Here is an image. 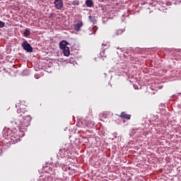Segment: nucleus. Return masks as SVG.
<instances>
[{
    "label": "nucleus",
    "mask_w": 181,
    "mask_h": 181,
    "mask_svg": "<svg viewBox=\"0 0 181 181\" xmlns=\"http://www.w3.org/2000/svg\"><path fill=\"white\" fill-rule=\"evenodd\" d=\"M25 105H16L17 108L16 113L14 115V122L16 125H18L23 129L28 128L30 125V121H32V117L30 115L23 116L25 112H28L25 108H23Z\"/></svg>",
    "instance_id": "nucleus-1"
},
{
    "label": "nucleus",
    "mask_w": 181,
    "mask_h": 181,
    "mask_svg": "<svg viewBox=\"0 0 181 181\" xmlns=\"http://www.w3.org/2000/svg\"><path fill=\"white\" fill-rule=\"evenodd\" d=\"M108 113L107 112H104L103 114H102V117H103V118H108Z\"/></svg>",
    "instance_id": "nucleus-15"
},
{
    "label": "nucleus",
    "mask_w": 181,
    "mask_h": 181,
    "mask_svg": "<svg viewBox=\"0 0 181 181\" xmlns=\"http://www.w3.org/2000/svg\"><path fill=\"white\" fill-rule=\"evenodd\" d=\"M67 45L69 42L66 40H62L59 42V48L62 50L63 49H66L67 47Z\"/></svg>",
    "instance_id": "nucleus-7"
},
{
    "label": "nucleus",
    "mask_w": 181,
    "mask_h": 181,
    "mask_svg": "<svg viewBox=\"0 0 181 181\" xmlns=\"http://www.w3.org/2000/svg\"><path fill=\"white\" fill-rule=\"evenodd\" d=\"M5 26V23L0 21V28H4Z\"/></svg>",
    "instance_id": "nucleus-16"
},
{
    "label": "nucleus",
    "mask_w": 181,
    "mask_h": 181,
    "mask_svg": "<svg viewBox=\"0 0 181 181\" xmlns=\"http://www.w3.org/2000/svg\"><path fill=\"white\" fill-rule=\"evenodd\" d=\"M21 133H22V131L21 130L13 132L11 129L5 127L3 130V136H4V138H7V136L16 138V136H18Z\"/></svg>",
    "instance_id": "nucleus-2"
},
{
    "label": "nucleus",
    "mask_w": 181,
    "mask_h": 181,
    "mask_svg": "<svg viewBox=\"0 0 181 181\" xmlns=\"http://www.w3.org/2000/svg\"><path fill=\"white\" fill-rule=\"evenodd\" d=\"M119 117L124 119H131V115H128L124 112L121 113Z\"/></svg>",
    "instance_id": "nucleus-9"
},
{
    "label": "nucleus",
    "mask_w": 181,
    "mask_h": 181,
    "mask_svg": "<svg viewBox=\"0 0 181 181\" xmlns=\"http://www.w3.org/2000/svg\"><path fill=\"white\" fill-rule=\"evenodd\" d=\"M97 27L94 26L92 28H90V30H93V33H90V35H93V34H95V33L97 32Z\"/></svg>",
    "instance_id": "nucleus-14"
},
{
    "label": "nucleus",
    "mask_w": 181,
    "mask_h": 181,
    "mask_svg": "<svg viewBox=\"0 0 181 181\" xmlns=\"http://www.w3.org/2000/svg\"><path fill=\"white\" fill-rule=\"evenodd\" d=\"M21 46L23 49L25 50V52H28V53L33 52V48L32 47V45H30V44H29V42H28V41L26 40H24L22 42Z\"/></svg>",
    "instance_id": "nucleus-4"
},
{
    "label": "nucleus",
    "mask_w": 181,
    "mask_h": 181,
    "mask_svg": "<svg viewBox=\"0 0 181 181\" xmlns=\"http://www.w3.org/2000/svg\"><path fill=\"white\" fill-rule=\"evenodd\" d=\"M122 33H124L123 30H121V29L117 30L115 32V36H119V35H122Z\"/></svg>",
    "instance_id": "nucleus-11"
},
{
    "label": "nucleus",
    "mask_w": 181,
    "mask_h": 181,
    "mask_svg": "<svg viewBox=\"0 0 181 181\" xmlns=\"http://www.w3.org/2000/svg\"><path fill=\"white\" fill-rule=\"evenodd\" d=\"M100 1V2H103V0H99Z\"/></svg>",
    "instance_id": "nucleus-17"
},
{
    "label": "nucleus",
    "mask_w": 181,
    "mask_h": 181,
    "mask_svg": "<svg viewBox=\"0 0 181 181\" xmlns=\"http://www.w3.org/2000/svg\"><path fill=\"white\" fill-rule=\"evenodd\" d=\"M62 52L64 53V55L66 57H69V56H70V48L69 47L62 49Z\"/></svg>",
    "instance_id": "nucleus-8"
},
{
    "label": "nucleus",
    "mask_w": 181,
    "mask_h": 181,
    "mask_svg": "<svg viewBox=\"0 0 181 181\" xmlns=\"http://www.w3.org/2000/svg\"><path fill=\"white\" fill-rule=\"evenodd\" d=\"M69 144H65L64 146L62 148H60L57 156L59 158H66V156H69Z\"/></svg>",
    "instance_id": "nucleus-3"
},
{
    "label": "nucleus",
    "mask_w": 181,
    "mask_h": 181,
    "mask_svg": "<svg viewBox=\"0 0 181 181\" xmlns=\"http://www.w3.org/2000/svg\"><path fill=\"white\" fill-rule=\"evenodd\" d=\"M83 21H78L77 23L74 25L75 30L76 32H78L79 30H81V28H83Z\"/></svg>",
    "instance_id": "nucleus-6"
},
{
    "label": "nucleus",
    "mask_w": 181,
    "mask_h": 181,
    "mask_svg": "<svg viewBox=\"0 0 181 181\" xmlns=\"http://www.w3.org/2000/svg\"><path fill=\"white\" fill-rule=\"evenodd\" d=\"M54 4L55 8L59 11H62V9H63V0H55L54 1Z\"/></svg>",
    "instance_id": "nucleus-5"
},
{
    "label": "nucleus",
    "mask_w": 181,
    "mask_h": 181,
    "mask_svg": "<svg viewBox=\"0 0 181 181\" xmlns=\"http://www.w3.org/2000/svg\"><path fill=\"white\" fill-rule=\"evenodd\" d=\"M23 35L25 36V37H28V36H30V30H29V29H26L23 33Z\"/></svg>",
    "instance_id": "nucleus-12"
},
{
    "label": "nucleus",
    "mask_w": 181,
    "mask_h": 181,
    "mask_svg": "<svg viewBox=\"0 0 181 181\" xmlns=\"http://www.w3.org/2000/svg\"><path fill=\"white\" fill-rule=\"evenodd\" d=\"M88 19L91 23H95V17H93L91 16H88Z\"/></svg>",
    "instance_id": "nucleus-13"
},
{
    "label": "nucleus",
    "mask_w": 181,
    "mask_h": 181,
    "mask_svg": "<svg viewBox=\"0 0 181 181\" xmlns=\"http://www.w3.org/2000/svg\"><path fill=\"white\" fill-rule=\"evenodd\" d=\"M85 5L88 8H91V6H93V5H94V2H93V0H86L85 2Z\"/></svg>",
    "instance_id": "nucleus-10"
}]
</instances>
